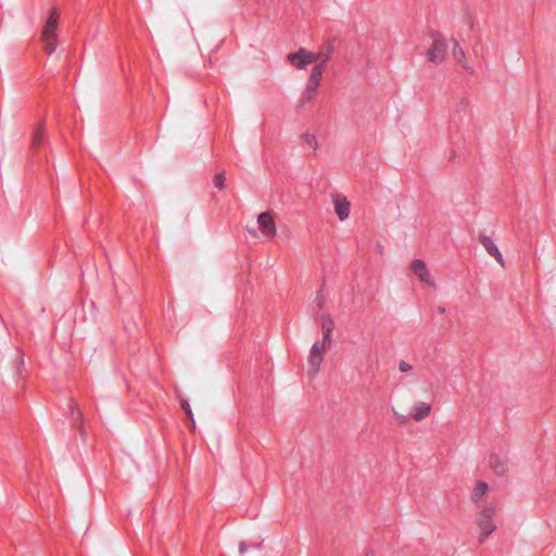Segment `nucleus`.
Listing matches in <instances>:
<instances>
[{
    "label": "nucleus",
    "mask_w": 556,
    "mask_h": 556,
    "mask_svg": "<svg viewBox=\"0 0 556 556\" xmlns=\"http://www.w3.org/2000/svg\"><path fill=\"white\" fill-rule=\"evenodd\" d=\"M320 52H313L305 48H300L295 52H291L287 55V60L290 64L299 70H305L309 64H313L319 60Z\"/></svg>",
    "instance_id": "3"
},
{
    "label": "nucleus",
    "mask_w": 556,
    "mask_h": 556,
    "mask_svg": "<svg viewBox=\"0 0 556 556\" xmlns=\"http://www.w3.org/2000/svg\"><path fill=\"white\" fill-rule=\"evenodd\" d=\"M40 38L43 45V50L48 54L53 53L58 46V33L41 35Z\"/></svg>",
    "instance_id": "16"
},
{
    "label": "nucleus",
    "mask_w": 556,
    "mask_h": 556,
    "mask_svg": "<svg viewBox=\"0 0 556 556\" xmlns=\"http://www.w3.org/2000/svg\"><path fill=\"white\" fill-rule=\"evenodd\" d=\"M225 181H226V176L224 173H219L218 175H216L215 179H214V186L218 189H224L225 188Z\"/></svg>",
    "instance_id": "19"
},
{
    "label": "nucleus",
    "mask_w": 556,
    "mask_h": 556,
    "mask_svg": "<svg viewBox=\"0 0 556 556\" xmlns=\"http://www.w3.org/2000/svg\"><path fill=\"white\" fill-rule=\"evenodd\" d=\"M430 45L426 50V59L433 65H441L447 59L448 43L445 36L440 31L430 33Z\"/></svg>",
    "instance_id": "2"
},
{
    "label": "nucleus",
    "mask_w": 556,
    "mask_h": 556,
    "mask_svg": "<svg viewBox=\"0 0 556 556\" xmlns=\"http://www.w3.org/2000/svg\"><path fill=\"white\" fill-rule=\"evenodd\" d=\"M188 415V418L189 420L191 421V430L193 431L195 429V424H194V419H193V413H192V409H190V413H186Z\"/></svg>",
    "instance_id": "24"
},
{
    "label": "nucleus",
    "mask_w": 556,
    "mask_h": 556,
    "mask_svg": "<svg viewBox=\"0 0 556 556\" xmlns=\"http://www.w3.org/2000/svg\"><path fill=\"white\" fill-rule=\"evenodd\" d=\"M452 52L455 61L464 68L468 70V61L464 48L460 46L458 40H452Z\"/></svg>",
    "instance_id": "13"
},
{
    "label": "nucleus",
    "mask_w": 556,
    "mask_h": 556,
    "mask_svg": "<svg viewBox=\"0 0 556 556\" xmlns=\"http://www.w3.org/2000/svg\"><path fill=\"white\" fill-rule=\"evenodd\" d=\"M489 490H490V486L486 482L478 481L471 491L470 498H471L472 503L479 507L481 505H483L482 502L486 497Z\"/></svg>",
    "instance_id": "12"
},
{
    "label": "nucleus",
    "mask_w": 556,
    "mask_h": 556,
    "mask_svg": "<svg viewBox=\"0 0 556 556\" xmlns=\"http://www.w3.org/2000/svg\"><path fill=\"white\" fill-rule=\"evenodd\" d=\"M59 14L55 9L51 10L49 17L43 25L41 35L54 34L58 30Z\"/></svg>",
    "instance_id": "15"
},
{
    "label": "nucleus",
    "mask_w": 556,
    "mask_h": 556,
    "mask_svg": "<svg viewBox=\"0 0 556 556\" xmlns=\"http://www.w3.org/2000/svg\"><path fill=\"white\" fill-rule=\"evenodd\" d=\"M331 51H332L331 47H329L326 52L320 51L319 60L317 62H315V65L311 71L308 79L315 80L318 83L321 81L324 71L331 58Z\"/></svg>",
    "instance_id": "5"
},
{
    "label": "nucleus",
    "mask_w": 556,
    "mask_h": 556,
    "mask_svg": "<svg viewBox=\"0 0 556 556\" xmlns=\"http://www.w3.org/2000/svg\"><path fill=\"white\" fill-rule=\"evenodd\" d=\"M496 507L493 504L481 505L476 514V523L479 530L478 542L484 543L496 531Z\"/></svg>",
    "instance_id": "1"
},
{
    "label": "nucleus",
    "mask_w": 556,
    "mask_h": 556,
    "mask_svg": "<svg viewBox=\"0 0 556 556\" xmlns=\"http://www.w3.org/2000/svg\"><path fill=\"white\" fill-rule=\"evenodd\" d=\"M319 85H320V83L308 79V80H307V84H306V91H307L311 96H313V94H315V93H316V91L318 90Z\"/></svg>",
    "instance_id": "18"
},
{
    "label": "nucleus",
    "mask_w": 556,
    "mask_h": 556,
    "mask_svg": "<svg viewBox=\"0 0 556 556\" xmlns=\"http://www.w3.org/2000/svg\"><path fill=\"white\" fill-rule=\"evenodd\" d=\"M432 410L431 404L426 401L416 402L410 409V418L416 422H420L430 416Z\"/></svg>",
    "instance_id": "9"
},
{
    "label": "nucleus",
    "mask_w": 556,
    "mask_h": 556,
    "mask_svg": "<svg viewBox=\"0 0 556 556\" xmlns=\"http://www.w3.org/2000/svg\"><path fill=\"white\" fill-rule=\"evenodd\" d=\"M412 365L408 364L407 362L405 361H401L400 364H399V370L401 372H407V371H410L412 370Z\"/></svg>",
    "instance_id": "22"
},
{
    "label": "nucleus",
    "mask_w": 556,
    "mask_h": 556,
    "mask_svg": "<svg viewBox=\"0 0 556 556\" xmlns=\"http://www.w3.org/2000/svg\"><path fill=\"white\" fill-rule=\"evenodd\" d=\"M180 405H181L182 409H184L186 413H190L191 407H190V405H189V403H188V401H187V400L182 399V400L180 401Z\"/></svg>",
    "instance_id": "23"
},
{
    "label": "nucleus",
    "mask_w": 556,
    "mask_h": 556,
    "mask_svg": "<svg viewBox=\"0 0 556 556\" xmlns=\"http://www.w3.org/2000/svg\"><path fill=\"white\" fill-rule=\"evenodd\" d=\"M365 556H375L372 553H367Z\"/></svg>",
    "instance_id": "25"
},
{
    "label": "nucleus",
    "mask_w": 556,
    "mask_h": 556,
    "mask_svg": "<svg viewBox=\"0 0 556 556\" xmlns=\"http://www.w3.org/2000/svg\"><path fill=\"white\" fill-rule=\"evenodd\" d=\"M488 465L497 476L503 477L508 472L507 462L497 454L489 456Z\"/></svg>",
    "instance_id": "11"
},
{
    "label": "nucleus",
    "mask_w": 556,
    "mask_h": 556,
    "mask_svg": "<svg viewBox=\"0 0 556 556\" xmlns=\"http://www.w3.org/2000/svg\"><path fill=\"white\" fill-rule=\"evenodd\" d=\"M304 147L313 154H316L319 150L318 139L314 134L306 132L302 137Z\"/></svg>",
    "instance_id": "17"
},
{
    "label": "nucleus",
    "mask_w": 556,
    "mask_h": 556,
    "mask_svg": "<svg viewBox=\"0 0 556 556\" xmlns=\"http://www.w3.org/2000/svg\"><path fill=\"white\" fill-rule=\"evenodd\" d=\"M328 348L329 344H325L324 342L313 344L307 359V372L309 377L314 378L318 374L320 364Z\"/></svg>",
    "instance_id": "4"
},
{
    "label": "nucleus",
    "mask_w": 556,
    "mask_h": 556,
    "mask_svg": "<svg viewBox=\"0 0 556 556\" xmlns=\"http://www.w3.org/2000/svg\"><path fill=\"white\" fill-rule=\"evenodd\" d=\"M410 270L419 278V280L428 286L433 287L434 281L432 280L427 265L421 260H414L410 264Z\"/></svg>",
    "instance_id": "7"
},
{
    "label": "nucleus",
    "mask_w": 556,
    "mask_h": 556,
    "mask_svg": "<svg viewBox=\"0 0 556 556\" xmlns=\"http://www.w3.org/2000/svg\"><path fill=\"white\" fill-rule=\"evenodd\" d=\"M332 202L334 205V213L338 218L342 222L345 220L350 215L351 203L348 201L346 197L342 194H336L332 198Z\"/></svg>",
    "instance_id": "8"
},
{
    "label": "nucleus",
    "mask_w": 556,
    "mask_h": 556,
    "mask_svg": "<svg viewBox=\"0 0 556 556\" xmlns=\"http://www.w3.org/2000/svg\"><path fill=\"white\" fill-rule=\"evenodd\" d=\"M392 412L400 424H406L408 421V417L406 415L399 413L395 408H393Z\"/></svg>",
    "instance_id": "21"
},
{
    "label": "nucleus",
    "mask_w": 556,
    "mask_h": 556,
    "mask_svg": "<svg viewBox=\"0 0 556 556\" xmlns=\"http://www.w3.org/2000/svg\"><path fill=\"white\" fill-rule=\"evenodd\" d=\"M257 223L263 235L274 237L277 233V227L270 212H263L257 216Z\"/></svg>",
    "instance_id": "6"
},
{
    "label": "nucleus",
    "mask_w": 556,
    "mask_h": 556,
    "mask_svg": "<svg viewBox=\"0 0 556 556\" xmlns=\"http://www.w3.org/2000/svg\"><path fill=\"white\" fill-rule=\"evenodd\" d=\"M43 140V129L42 127H38L33 137V144L37 146Z\"/></svg>",
    "instance_id": "20"
},
{
    "label": "nucleus",
    "mask_w": 556,
    "mask_h": 556,
    "mask_svg": "<svg viewBox=\"0 0 556 556\" xmlns=\"http://www.w3.org/2000/svg\"><path fill=\"white\" fill-rule=\"evenodd\" d=\"M320 326L323 330V341L325 344L331 343V333L334 328L333 320L330 316L325 315L320 318Z\"/></svg>",
    "instance_id": "14"
},
{
    "label": "nucleus",
    "mask_w": 556,
    "mask_h": 556,
    "mask_svg": "<svg viewBox=\"0 0 556 556\" xmlns=\"http://www.w3.org/2000/svg\"><path fill=\"white\" fill-rule=\"evenodd\" d=\"M479 241L480 243L482 244V247L485 249V251L492 256L495 258V261L501 265V266H505V261H504V257L501 253V251L498 250V248L496 247V244L494 243V241L489 237V236H485V235H482L480 236L479 238Z\"/></svg>",
    "instance_id": "10"
}]
</instances>
